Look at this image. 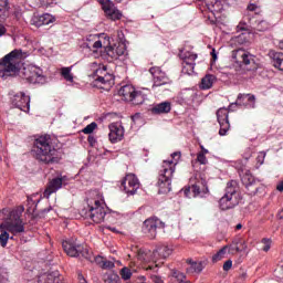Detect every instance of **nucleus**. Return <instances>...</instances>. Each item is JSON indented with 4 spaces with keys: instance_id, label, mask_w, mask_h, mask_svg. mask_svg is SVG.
Segmentation results:
<instances>
[{
    "instance_id": "1",
    "label": "nucleus",
    "mask_w": 283,
    "mask_h": 283,
    "mask_svg": "<svg viewBox=\"0 0 283 283\" xmlns=\"http://www.w3.org/2000/svg\"><path fill=\"white\" fill-rule=\"evenodd\" d=\"M23 210L13 209L4 222L0 224V244L8 247V240H14L25 233V222L21 219Z\"/></svg>"
},
{
    "instance_id": "2",
    "label": "nucleus",
    "mask_w": 283,
    "mask_h": 283,
    "mask_svg": "<svg viewBox=\"0 0 283 283\" xmlns=\"http://www.w3.org/2000/svg\"><path fill=\"white\" fill-rule=\"evenodd\" d=\"M33 156L42 165H56L61 163V151L54 148L50 135H42L34 140Z\"/></svg>"
},
{
    "instance_id": "3",
    "label": "nucleus",
    "mask_w": 283,
    "mask_h": 283,
    "mask_svg": "<svg viewBox=\"0 0 283 283\" xmlns=\"http://www.w3.org/2000/svg\"><path fill=\"white\" fill-rule=\"evenodd\" d=\"M86 202L88 210L83 211L85 218H90L96 224L105 222L107 216V208L103 207V193L98 190H91L87 192Z\"/></svg>"
},
{
    "instance_id": "4",
    "label": "nucleus",
    "mask_w": 283,
    "mask_h": 283,
    "mask_svg": "<svg viewBox=\"0 0 283 283\" xmlns=\"http://www.w3.org/2000/svg\"><path fill=\"white\" fill-rule=\"evenodd\" d=\"M172 159L164 160L159 169L157 187L159 188V193H169L171 191V180L174 174H176V165L180 160V153H172Z\"/></svg>"
},
{
    "instance_id": "5",
    "label": "nucleus",
    "mask_w": 283,
    "mask_h": 283,
    "mask_svg": "<svg viewBox=\"0 0 283 283\" xmlns=\"http://www.w3.org/2000/svg\"><path fill=\"white\" fill-rule=\"evenodd\" d=\"M24 59H28V52H23L21 49H15L8 53L2 60H0V78L14 76V74L19 72L21 61Z\"/></svg>"
},
{
    "instance_id": "6",
    "label": "nucleus",
    "mask_w": 283,
    "mask_h": 283,
    "mask_svg": "<svg viewBox=\"0 0 283 283\" xmlns=\"http://www.w3.org/2000/svg\"><path fill=\"white\" fill-rule=\"evenodd\" d=\"M238 181L231 180L227 184L226 192L219 200V207L221 211H229L240 205V193H238Z\"/></svg>"
},
{
    "instance_id": "7",
    "label": "nucleus",
    "mask_w": 283,
    "mask_h": 283,
    "mask_svg": "<svg viewBox=\"0 0 283 283\" xmlns=\"http://www.w3.org/2000/svg\"><path fill=\"white\" fill-rule=\"evenodd\" d=\"M62 248L70 258H90V250L77 243L74 239H69L62 242Z\"/></svg>"
},
{
    "instance_id": "8",
    "label": "nucleus",
    "mask_w": 283,
    "mask_h": 283,
    "mask_svg": "<svg viewBox=\"0 0 283 283\" xmlns=\"http://www.w3.org/2000/svg\"><path fill=\"white\" fill-rule=\"evenodd\" d=\"M118 96H122L127 103H133V105H143L145 103L143 93L136 91L130 84L122 86L118 91Z\"/></svg>"
},
{
    "instance_id": "9",
    "label": "nucleus",
    "mask_w": 283,
    "mask_h": 283,
    "mask_svg": "<svg viewBox=\"0 0 283 283\" xmlns=\"http://www.w3.org/2000/svg\"><path fill=\"white\" fill-rule=\"evenodd\" d=\"M232 59L235 65L240 69L239 74H243V70H247L248 65H255L253 55L247 52L244 49H238L232 52Z\"/></svg>"
},
{
    "instance_id": "10",
    "label": "nucleus",
    "mask_w": 283,
    "mask_h": 283,
    "mask_svg": "<svg viewBox=\"0 0 283 283\" xmlns=\"http://www.w3.org/2000/svg\"><path fill=\"white\" fill-rule=\"evenodd\" d=\"M114 85V75L107 73V70L97 69L94 74L93 87L98 90H109Z\"/></svg>"
},
{
    "instance_id": "11",
    "label": "nucleus",
    "mask_w": 283,
    "mask_h": 283,
    "mask_svg": "<svg viewBox=\"0 0 283 283\" xmlns=\"http://www.w3.org/2000/svg\"><path fill=\"white\" fill-rule=\"evenodd\" d=\"M240 177H241V182L242 185H244L249 196H255L256 193H260L262 189H264V186L262 185V182L255 179V177L251 175V171L247 170L245 172L240 175Z\"/></svg>"
},
{
    "instance_id": "12",
    "label": "nucleus",
    "mask_w": 283,
    "mask_h": 283,
    "mask_svg": "<svg viewBox=\"0 0 283 283\" xmlns=\"http://www.w3.org/2000/svg\"><path fill=\"white\" fill-rule=\"evenodd\" d=\"M158 229H165V222L160 221V219L156 217L148 218L144 221L142 231L144 235L154 240L158 234Z\"/></svg>"
},
{
    "instance_id": "13",
    "label": "nucleus",
    "mask_w": 283,
    "mask_h": 283,
    "mask_svg": "<svg viewBox=\"0 0 283 283\" xmlns=\"http://www.w3.org/2000/svg\"><path fill=\"white\" fill-rule=\"evenodd\" d=\"M184 193L186 198H203L209 193V187H207V180L198 179L191 187L185 188Z\"/></svg>"
},
{
    "instance_id": "14",
    "label": "nucleus",
    "mask_w": 283,
    "mask_h": 283,
    "mask_svg": "<svg viewBox=\"0 0 283 283\" xmlns=\"http://www.w3.org/2000/svg\"><path fill=\"white\" fill-rule=\"evenodd\" d=\"M180 59H182V74H188L191 76L193 74V70L196 69V59H198V54L191 53L190 51H180Z\"/></svg>"
},
{
    "instance_id": "15",
    "label": "nucleus",
    "mask_w": 283,
    "mask_h": 283,
    "mask_svg": "<svg viewBox=\"0 0 283 283\" xmlns=\"http://www.w3.org/2000/svg\"><path fill=\"white\" fill-rule=\"evenodd\" d=\"M120 189L127 193V196H134L138 189H140V181L134 174H128L124 177L120 184Z\"/></svg>"
},
{
    "instance_id": "16",
    "label": "nucleus",
    "mask_w": 283,
    "mask_h": 283,
    "mask_svg": "<svg viewBox=\"0 0 283 283\" xmlns=\"http://www.w3.org/2000/svg\"><path fill=\"white\" fill-rule=\"evenodd\" d=\"M217 120L220 125L219 135L227 136L229 129H231V124H229V109L222 107L217 111Z\"/></svg>"
},
{
    "instance_id": "17",
    "label": "nucleus",
    "mask_w": 283,
    "mask_h": 283,
    "mask_svg": "<svg viewBox=\"0 0 283 283\" xmlns=\"http://www.w3.org/2000/svg\"><path fill=\"white\" fill-rule=\"evenodd\" d=\"M242 107L244 105L245 107H250L251 109H255V95L252 94H239L237 102L230 104L229 109L230 112H234L235 107Z\"/></svg>"
},
{
    "instance_id": "18",
    "label": "nucleus",
    "mask_w": 283,
    "mask_h": 283,
    "mask_svg": "<svg viewBox=\"0 0 283 283\" xmlns=\"http://www.w3.org/2000/svg\"><path fill=\"white\" fill-rule=\"evenodd\" d=\"M11 103L21 112H30V96L25 95L23 92L13 95Z\"/></svg>"
},
{
    "instance_id": "19",
    "label": "nucleus",
    "mask_w": 283,
    "mask_h": 283,
    "mask_svg": "<svg viewBox=\"0 0 283 283\" xmlns=\"http://www.w3.org/2000/svg\"><path fill=\"white\" fill-rule=\"evenodd\" d=\"M108 129H109L108 138L111 143L114 144L123 140L125 136V128H123L119 124H111L108 126Z\"/></svg>"
},
{
    "instance_id": "20",
    "label": "nucleus",
    "mask_w": 283,
    "mask_h": 283,
    "mask_svg": "<svg viewBox=\"0 0 283 283\" xmlns=\"http://www.w3.org/2000/svg\"><path fill=\"white\" fill-rule=\"evenodd\" d=\"M38 283H63V277L59 271L45 272L39 275Z\"/></svg>"
},
{
    "instance_id": "21",
    "label": "nucleus",
    "mask_w": 283,
    "mask_h": 283,
    "mask_svg": "<svg viewBox=\"0 0 283 283\" xmlns=\"http://www.w3.org/2000/svg\"><path fill=\"white\" fill-rule=\"evenodd\" d=\"M56 18L50 13H44L41 15H33L31 19V25H35V28H41V25H50V23H54Z\"/></svg>"
},
{
    "instance_id": "22",
    "label": "nucleus",
    "mask_w": 283,
    "mask_h": 283,
    "mask_svg": "<svg viewBox=\"0 0 283 283\" xmlns=\"http://www.w3.org/2000/svg\"><path fill=\"white\" fill-rule=\"evenodd\" d=\"M61 187H63V179L62 178H54V179H52L48 184V186H46V188H45V190L43 192V197L44 198H50V196L52 193H56L59 191V189H61Z\"/></svg>"
},
{
    "instance_id": "23",
    "label": "nucleus",
    "mask_w": 283,
    "mask_h": 283,
    "mask_svg": "<svg viewBox=\"0 0 283 283\" xmlns=\"http://www.w3.org/2000/svg\"><path fill=\"white\" fill-rule=\"evenodd\" d=\"M105 52L107 56L116 60L119 56H124V54L127 52V49H125V44H118L117 46H106Z\"/></svg>"
},
{
    "instance_id": "24",
    "label": "nucleus",
    "mask_w": 283,
    "mask_h": 283,
    "mask_svg": "<svg viewBox=\"0 0 283 283\" xmlns=\"http://www.w3.org/2000/svg\"><path fill=\"white\" fill-rule=\"evenodd\" d=\"M83 48H87L91 52H96L103 48V42L96 35H88L86 42L83 43Z\"/></svg>"
},
{
    "instance_id": "25",
    "label": "nucleus",
    "mask_w": 283,
    "mask_h": 283,
    "mask_svg": "<svg viewBox=\"0 0 283 283\" xmlns=\"http://www.w3.org/2000/svg\"><path fill=\"white\" fill-rule=\"evenodd\" d=\"M230 249V253H242V251H247V241L244 239L238 237L232 240V243L228 247Z\"/></svg>"
},
{
    "instance_id": "26",
    "label": "nucleus",
    "mask_w": 283,
    "mask_h": 283,
    "mask_svg": "<svg viewBox=\"0 0 283 283\" xmlns=\"http://www.w3.org/2000/svg\"><path fill=\"white\" fill-rule=\"evenodd\" d=\"M269 56L272 61V65L276 69L283 72V53L282 52H275L270 51Z\"/></svg>"
},
{
    "instance_id": "27",
    "label": "nucleus",
    "mask_w": 283,
    "mask_h": 283,
    "mask_svg": "<svg viewBox=\"0 0 283 283\" xmlns=\"http://www.w3.org/2000/svg\"><path fill=\"white\" fill-rule=\"evenodd\" d=\"M151 114H169V112H171V103L169 102H163L159 104H156L151 109H150Z\"/></svg>"
},
{
    "instance_id": "28",
    "label": "nucleus",
    "mask_w": 283,
    "mask_h": 283,
    "mask_svg": "<svg viewBox=\"0 0 283 283\" xmlns=\"http://www.w3.org/2000/svg\"><path fill=\"white\" fill-rule=\"evenodd\" d=\"M153 255L155 260H158V258H163V260H166V258H169L171 255V249L167 245L158 247L154 252Z\"/></svg>"
},
{
    "instance_id": "29",
    "label": "nucleus",
    "mask_w": 283,
    "mask_h": 283,
    "mask_svg": "<svg viewBox=\"0 0 283 283\" xmlns=\"http://www.w3.org/2000/svg\"><path fill=\"white\" fill-rule=\"evenodd\" d=\"M103 10L105 14L112 19V21H119V19L123 18V13H120V11L114 7H104Z\"/></svg>"
},
{
    "instance_id": "30",
    "label": "nucleus",
    "mask_w": 283,
    "mask_h": 283,
    "mask_svg": "<svg viewBox=\"0 0 283 283\" xmlns=\"http://www.w3.org/2000/svg\"><path fill=\"white\" fill-rule=\"evenodd\" d=\"M187 264H190V266L187 269V273H202V270L205 269L202 262H193L191 259L187 260Z\"/></svg>"
},
{
    "instance_id": "31",
    "label": "nucleus",
    "mask_w": 283,
    "mask_h": 283,
    "mask_svg": "<svg viewBox=\"0 0 283 283\" xmlns=\"http://www.w3.org/2000/svg\"><path fill=\"white\" fill-rule=\"evenodd\" d=\"M213 83H216V75L207 74L202 77L200 87L201 90H211V87H213Z\"/></svg>"
},
{
    "instance_id": "32",
    "label": "nucleus",
    "mask_w": 283,
    "mask_h": 283,
    "mask_svg": "<svg viewBox=\"0 0 283 283\" xmlns=\"http://www.w3.org/2000/svg\"><path fill=\"white\" fill-rule=\"evenodd\" d=\"M154 77V85L153 87H160L161 85H167L169 83V77H167V74H161L160 76L158 75H153Z\"/></svg>"
},
{
    "instance_id": "33",
    "label": "nucleus",
    "mask_w": 283,
    "mask_h": 283,
    "mask_svg": "<svg viewBox=\"0 0 283 283\" xmlns=\"http://www.w3.org/2000/svg\"><path fill=\"white\" fill-rule=\"evenodd\" d=\"M206 3L211 12H220L222 10V1L220 0H207Z\"/></svg>"
},
{
    "instance_id": "34",
    "label": "nucleus",
    "mask_w": 283,
    "mask_h": 283,
    "mask_svg": "<svg viewBox=\"0 0 283 283\" xmlns=\"http://www.w3.org/2000/svg\"><path fill=\"white\" fill-rule=\"evenodd\" d=\"M150 253H151V251H149V250L139 249L137 251V259L140 262H151Z\"/></svg>"
},
{
    "instance_id": "35",
    "label": "nucleus",
    "mask_w": 283,
    "mask_h": 283,
    "mask_svg": "<svg viewBox=\"0 0 283 283\" xmlns=\"http://www.w3.org/2000/svg\"><path fill=\"white\" fill-rule=\"evenodd\" d=\"M46 78L43 73L38 69V72H33V76H31V83H38L40 85H44Z\"/></svg>"
},
{
    "instance_id": "36",
    "label": "nucleus",
    "mask_w": 283,
    "mask_h": 283,
    "mask_svg": "<svg viewBox=\"0 0 283 283\" xmlns=\"http://www.w3.org/2000/svg\"><path fill=\"white\" fill-rule=\"evenodd\" d=\"M258 32H266L271 28V24L265 20L255 21L252 23Z\"/></svg>"
},
{
    "instance_id": "37",
    "label": "nucleus",
    "mask_w": 283,
    "mask_h": 283,
    "mask_svg": "<svg viewBox=\"0 0 283 283\" xmlns=\"http://www.w3.org/2000/svg\"><path fill=\"white\" fill-rule=\"evenodd\" d=\"M34 72H39V69H36L34 66L24 67L23 69V74H24L25 81H28L29 83H32L31 76H34Z\"/></svg>"
},
{
    "instance_id": "38",
    "label": "nucleus",
    "mask_w": 283,
    "mask_h": 283,
    "mask_svg": "<svg viewBox=\"0 0 283 283\" xmlns=\"http://www.w3.org/2000/svg\"><path fill=\"white\" fill-rule=\"evenodd\" d=\"M171 275L175 277V280H177L178 283H190L187 282L185 280H187V275H185V273L174 269L171 270Z\"/></svg>"
},
{
    "instance_id": "39",
    "label": "nucleus",
    "mask_w": 283,
    "mask_h": 283,
    "mask_svg": "<svg viewBox=\"0 0 283 283\" xmlns=\"http://www.w3.org/2000/svg\"><path fill=\"white\" fill-rule=\"evenodd\" d=\"M227 249H229V245H226L221 248L213 256L212 262H220V260H223V258L227 255Z\"/></svg>"
},
{
    "instance_id": "40",
    "label": "nucleus",
    "mask_w": 283,
    "mask_h": 283,
    "mask_svg": "<svg viewBox=\"0 0 283 283\" xmlns=\"http://www.w3.org/2000/svg\"><path fill=\"white\" fill-rule=\"evenodd\" d=\"M61 74L65 81H69V83H73L74 76L72 75V69L71 67H62Z\"/></svg>"
},
{
    "instance_id": "41",
    "label": "nucleus",
    "mask_w": 283,
    "mask_h": 283,
    "mask_svg": "<svg viewBox=\"0 0 283 283\" xmlns=\"http://www.w3.org/2000/svg\"><path fill=\"white\" fill-rule=\"evenodd\" d=\"M96 127H98V124H96V122H92L86 127H84L82 132L83 134H94V129H96Z\"/></svg>"
},
{
    "instance_id": "42",
    "label": "nucleus",
    "mask_w": 283,
    "mask_h": 283,
    "mask_svg": "<svg viewBox=\"0 0 283 283\" xmlns=\"http://www.w3.org/2000/svg\"><path fill=\"white\" fill-rule=\"evenodd\" d=\"M106 283H120V276L118 274H108L105 279Z\"/></svg>"
},
{
    "instance_id": "43",
    "label": "nucleus",
    "mask_w": 283,
    "mask_h": 283,
    "mask_svg": "<svg viewBox=\"0 0 283 283\" xmlns=\"http://www.w3.org/2000/svg\"><path fill=\"white\" fill-rule=\"evenodd\" d=\"M120 275H122V279L125 281L132 280V270H129V268H123L120 270Z\"/></svg>"
},
{
    "instance_id": "44",
    "label": "nucleus",
    "mask_w": 283,
    "mask_h": 283,
    "mask_svg": "<svg viewBox=\"0 0 283 283\" xmlns=\"http://www.w3.org/2000/svg\"><path fill=\"white\" fill-rule=\"evenodd\" d=\"M149 72H150L151 76H160L161 74H165V72H163V70L158 66L150 67Z\"/></svg>"
},
{
    "instance_id": "45",
    "label": "nucleus",
    "mask_w": 283,
    "mask_h": 283,
    "mask_svg": "<svg viewBox=\"0 0 283 283\" xmlns=\"http://www.w3.org/2000/svg\"><path fill=\"white\" fill-rule=\"evenodd\" d=\"M8 8L0 7V23H3V20L8 17Z\"/></svg>"
},
{
    "instance_id": "46",
    "label": "nucleus",
    "mask_w": 283,
    "mask_h": 283,
    "mask_svg": "<svg viewBox=\"0 0 283 283\" xmlns=\"http://www.w3.org/2000/svg\"><path fill=\"white\" fill-rule=\"evenodd\" d=\"M262 244H264L263 251H265V253L271 251V239H262Z\"/></svg>"
},
{
    "instance_id": "47",
    "label": "nucleus",
    "mask_w": 283,
    "mask_h": 283,
    "mask_svg": "<svg viewBox=\"0 0 283 283\" xmlns=\"http://www.w3.org/2000/svg\"><path fill=\"white\" fill-rule=\"evenodd\" d=\"M197 160H198V163H200V165H207V163H208L207 156H205V153H199L197 155Z\"/></svg>"
},
{
    "instance_id": "48",
    "label": "nucleus",
    "mask_w": 283,
    "mask_h": 283,
    "mask_svg": "<svg viewBox=\"0 0 283 283\" xmlns=\"http://www.w3.org/2000/svg\"><path fill=\"white\" fill-rule=\"evenodd\" d=\"M10 213H12V210L2 209V211H0V219L6 222V218H9Z\"/></svg>"
},
{
    "instance_id": "49",
    "label": "nucleus",
    "mask_w": 283,
    "mask_h": 283,
    "mask_svg": "<svg viewBox=\"0 0 283 283\" xmlns=\"http://www.w3.org/2000/svg\"><path fill=\"white\" fill-rule=\"evenodd\" d=\"M115 264L112 261H102V269H114Z\"/></svg>"
},
{
    "instance_id": "50",
    "label": "nucleus",
    "mask_w": 283,
    "mask_h": 283,
    "mask_svg": "<svg viewBox=\"0 0 283 283\" xmlns=\"http://www.w3.org/2000/svg\"><path fill=\"white\" fill-rule=\"evenodd\" d=\"M264 158H266V153H259L256 157V163L259 165H264Z\"/></svg>"
},
{
    "instance_id": "51",
    "label": "nucleus",
    "mask_w": 283,
    "mask_h": 283,
    "mask_svg": "<svg viewBox=\"0 0 283 283\" xmlns=\"http://www.w3.org/2000/svg\"><path fill=\"white\" fill-rule=\"evenodd\" d=\"M231 266H233V261L228 260L223 263V271H231Z\"/></svg>"
},
{
    "instance_id": "52",
    "label": "nucleus",
    "mask_w": 283,
    "mask_h": 283,
    "mask_svg": "<svg viewBox=\"0 0 283 283\" xmlns=\"http://www.w3.org/2000/svg\"><path fill=\"white\" fill-rule=\"evenodd\" d=\"M87 140H88V145H91V147H94L96 145V137H94L93 135H90Z\"/></svg>"
},
{
    "instance_id": "53",
    "label": "nucleus",
    "mask_w": 283,
    "mask_h": 283,
    "mask_svg": "<svg viewBox=\"0 0 283 283\" xmlns=\"http://www.w3.org/2000/svg\"><path fill=\"white\" fill-rule=\"evenodd\" d=\"M248 10L250 12H258V10H260V7H258L256 4L251 3V4L248 6Z\"/></svg>"
},
{
    "instance_id": "54",
    "label": "nucleus",
    "mask_w": 283,
    "mask_h": 283,
    "mask_svg": "<svg viewBox=\"0 0 283 283\" xmlns=\"http://www.w3.org/2000/svg\"><path fill=\"white\" fill-rule=\"evenodd\" d=\"M0 283H8V274L7 273H3V274L0 273Z\"/></svg>"
},
{
    "instance_id": "55",
    "label": "nucleus",
    "mask_w": 283,
    "mask_h": 283,
    "mask_svg": "<svg viewBox=\"0 0 283 283\" xmlns=\"http://www.w3.org/2000/svg\"><path fill=\"white\" fill-rule=\"evenodd\" d=\"M0 8H8V9H10L8 0H0Z\"/></svg>"
},
{
    "instance_id": "56",
    "label": "nucleus",
    "mask_w": 283,
    "mask_h": 283,
    "mask_svg": "<svg viewBox=\"0 0 283 283\" xmlns=\"http://www.w3.org/2000/svg\"><path fill=\"white\" fill-rule=\"evenodd\" d=\"M77 280L80 283H87V281L85 280V277L83 276V274H78L77 275Z\"/></svg>"
},
{
    "instance_id": "57",
    "label": "nucleus",
    "mask_w": 283,
    "mask_h": 283,
    "mask_svg": "<svg viewBox=\"0 0 283 283\" xmlns=\"http://www.w3.org/2000/svg\"><path fill=\"white\" fill-rule=\"evenodd\" d=\"M6 34V27L3 24H0V36H3Z\"/></svg>"
},
{
    "instance_id": "58",
    "label": "nucleus",
    "mask_w": 283,
    "mask_h": 283,
    "mask_svg": "<svg viewBox=\"0 0 283 283\" xmlns=\"http://www.w3.org/2000/svg\"><path fill=\"white\" fill-rule=\"evenodd\" d=\"M138 118H140V114H139V113L133 115V116H132L133 123H135L136 120H138Z\"/></svg>"
},
{
    "instance_id": "59",
    "label": "nucleus",
    "mask_w": 283,
    "mask_h": 283,
    "mask_svg": "<svg viewBox=\"0 0 283 283\" xmlns=\"http://www.w3.org/2000/svg\"><path fill=\"white\" fill-rule=\"evenodd\" d=\"M277 191H283V180L276 186Z\"/></svg>"
},
{
    "instance_id": "60",
    "label": "nucleus",
    "mask_w": 283,
    "mask_h": 283,
    "mask_svg": "<svg viewBox=\"0 0 283 283\" xmlns=\"http://www.w3.org/2000/svg\"><path fill=\"white\" fill-rule=\"evenodd\" d=\"M211 56H212L213 61H216L218 59V54H216V49H213L211 51Z\"/></svg>"
},
{
    "instance_id": "61",
    "label": "nucleus",
    "mask_w": 283,
    "mask_h": 283,
    "mask_svg": "<svg viewBox=\"0 0 283 283\" xmlns=\"http://www.w3.org/2000/svg\"><path fill=\"white\" fill-rule=\"evenodd\" d=\"M200 154H203V155L206 156V154H209V150L206 149L205 146H201V151H200Z\"/></svg>"
},
{
    "instance_id": "62",
    "label": "nucleus",
    "mask_w": 283,
    "mask_h": 283,
    "mask_svg": "<svg viewBox=\"0 0 283 283\" xmlns=\"http://www.w3.org/2000/svg\"><path fill=\"white\" fill-rule=\"evenodd\" d=\"M154 283H163V281H161V279H160V277L155 276V279H154Z\"/></svg>"
},
{
    "instance_id": "63",
    "label": "nucleus",
    "mask_w": 283,
    "mask_h": 283,
    "mask_svg": "<svg viewBox=\"0 0 283 283\" xmlns=\"http://www.w3.org/2000/svg\"><path fill=\"white\" fill-rule=\"evenodd\" d=\"M240 229H242V223H238V224L235 226V231H240Z\"/></svg>"
},
{
    "instance_id": "64",
    "label": "nucleus",
    "mask_w": 283,
    "mask_h": 283,
    "mask_svg": "<svg viewBox=\"0 0 283 283\" xmlns=\"http://www.w3.org/2000/svg\"><path fill=\"white\" fill-rule=\"evenodd\" d=\"M279 48H280V50H283V40H281V41L279 42Z\"/></svg>"
}]
</instances>
